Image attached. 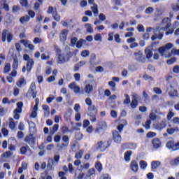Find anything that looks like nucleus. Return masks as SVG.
Listing matches in <instances>:
<instances>
[{
    "instance_id": "obj_1",
    "label": "nucleus",
    "mask_w": 179,
    "mask_h": 179,
    "mask_svg": "<svg viewBox=\"0 0 179 179\" xmlns=\"http://www.w3.org/2000/svg\"><path fill=\"white\" fill-rule=\"evenodd\" d=\"M85 103L87 106H88V112L87 115L90 117V121L91 122H96V117L97 115V108H96V106L92 105V99L90 98H87L85 99Z\"/></svg>"
},
{
    "instance_id": "obj_2",
    "label": "nucleus",
    "mask_w": 179,
    "mask_h": 179,
    "mask_svg": "<svg viewBox=\"0 0 179 179\" xmlns=\"http://www.w3.org/2000/svg\"><path fill=\"white\" fill-rule=\"evenodd\" d=\"M173 48V43H167L165 46L160 47L159 48V52L161 54L162 57H164V58H170L171 57V53L170 49Z\"/></svg>"
},
{
    "instance_id": "obj_3",
    "label": "nucleus",
    "mask_w": 179,
    "mask_h": 179,
    "mask_svg": "<svg viewBox=\"0 0 179 179\" xmlns=\"http://www.w3.org/2000/svg\"><path fill=\"white\" fill-rule=\"evenodd\" d=\"M3 43H5V41H8V43H10L12 40H13V35L8 31V30L4 29L2 33V38H1Z\"/></svg>"
},
{
    "instance_id": "obj_4",
    "label": "nucleus",
    "mask_w": 179,
    "mask_h": 179,
    "mask_svg": "<svg viewBox=\"0 0 179 179\" xmlns=\"http://www.w3.org/2000/svg\"><path fill=\"white\" fill-rule=\"evenodd\" d=\"M23 107V102L20 101L17 103V108L14 110V118L15 120H19L20 118V113H22Z\"/></svg>"
},
{
    "instance_id": "obj_5",
    "label": "nucleus",
    "mask_w": 179,
    "mask_h": 179,
    "mask_svg": "<svg viewBox=\"0 0 179 179\" xmlns=\"http://www.w3.org/2000/svg\"><path fill=\"white\" fill-rule=\"evenodd\" d=\"M134 55L137 62H141V64L146 62V59L143 57V52L142 51H137L134 53Z\"/></svg>"
},
{
    "instance_id": "obj_6",
    "label": "nucleus",
    "mask_w": 179,
    "mask_h": 179,
    "mask_svg": "<svg viewBox=\"0 0 179 179\" xmlns=\"http://www.w3.org/2000/svg\"><path fill=\"white\" fill-rule=\"evenodd\" d=\"M8 150L10 152H16V140L13 138L8 140Z\"/></svg>"
},
{
    "instance_id": "obj_7",
    "label": "nucleus",
    "mask_w": 179,
    "mask_h": 179,
    "mask_svg": "<svg viewBox=\"0 0 179 179\" xmlns=\"http://www.w3.org/2000/svg\"><path fill=\"white\" fill-rule=\"evenodd\" d=\"M24 142L26 143H28L31 148H33L34 145H36V137L33 136V134H29V136H27L24 138Z\"/></svg>"
},
{
    "instance_id": "obj_8",
    "label": "nucleus",
    "mask_w": 179,
    "mask_h": 179,
    "mask_svg": "<svg viewBox=\"0 0 179 179\" xmlns=\"http://www.w3.org/2000/svg\"><path fill=\"white\" fill-rule=\"evenodd\" d=\"M157 38H158V40L163 38V33L160 32V28L159 27L154 29V35L151 37L152 41H155Z\"/></svg>"
},
{
    "instance_id": "obj_9",
    "label": "nucleus",
    "mask_w": 179,
    "mask_h": 179,
    "mask_svg": "<svg viewBox=\"0 0 179 179\" xmlns=\"http://www.w3.org/2000/svg\"><path fill=\"white\" fill-rule=\"evenodd\" d=\"M28 94L30 97H33V99H36L37 97V92H36V83H32L30 85V87L28 90Z\"/></svg>"
},
{
    "instance_id": "obj_10",
    "label": "nucleus",
    "mask_w": 179,
    "mask_h": 179,
    "mask_svg": "<svg viewBox=\"0 0 179 179\" xmlns=\"http://www.w3.org/2000/svg\"><path fill=\"white\" fill-rule=\"evenodd\" d=\"M166 148H168V149H171L172 150H178L179 142L175 143L174 141H169L166 143Z\"/></svg>"
},
{
    "instance_id": "obj_11",
    "label": "nucleus",
    "mask_w": 179,
    "mask_h": 179,
    "mask_svg": "<svg viewBox=\"0 0 179 179\" xmlns=\"http://www.w3.org/2000/svg\"><path fill=\"white\" fill-rule=\"evenodd\" d=\"M137 94H133L131 97V108H136L138 107V99H140Z\"/></svg>"
},
{
    "instance_id": "obj_12",
    "label": "nucleus",
    "mask_w": 179,
    "mask_h": 179,
    "mask_svg": "<svg viewBox=\"0 0 179 179\" xmlns=\"http://www.w3.org/2000/svg\"><path fill=\"white\" fill-rule=\"evenodd\" d=\"M69 61V57L66 55H59L57 57V64H65Z\"/></svg>"
},
{
    "instance_id": "obj_13",
    "label": "nucleus",
    "mask_w": 179,
    "mask_h": 179,
    "mask_svg": "<svg viewBox=\"0 0 179 179\" xmlns=\"http://www.w3.org/2000/svg\"><path fill=\"white\" fill-rule=\"evenodd\" d=\"M95 148L98 149L99 150H101V152H104L106 149H107L108 145H106V141H99L96 145Z\"/></svg>"
},
{
    "instance_id": "obj_14",
    "label": "nucleus",
    "mask_w": 179,
    "mask_h": 179,
    "mask_svg": "<svg viewBox=\"0 0 179 179\" xmlns=\"http://www.w3.org/2000/svg\"><path fill=\"white\" fill-rule=\"evenodd\" d=\"M113 139L115 143H120L122 139L117 130L113 131Z\"/></svg>"
},
{
    "instance_id": "obj_15",
    "label": "nucleus",
    "mask_w": 179,
    "mask_h": 179,
    "mask_svg": "<svg viewBox=\"0 0 179 179\" xmlns=\"http://www.w3.org/2000/svg\"><path fill=\"white\" fill-rule=\"evenodd\" d=\"M69 31H68L66 29L62 30V31L59 34L60 41H62V43H65V41H66Z\"/></svg>"
},
{
    "instance_id": "obj_16",
    "label": "nucleus",
    "mask_w": 179,
    "mask_h": 179,
    "mask_svg": "<svg viewBox=\"0 0 179 179\" xmlns=\"http://www.w3.org/2000/svg\"><path fill=\"white\" fill-rule=\"evenodd\" d=\"M162 24H166L164 27L159 29L160 30H164V31H167V30H169V29H170L171 26V23H170V19L169 18H164L162 20Z\"/></svg>"
},
{
    "instance_id": "obj_17",
    "label": "nucleus",
    "mask_w": 179,
    "mask_h": 179,
    "mask_svg": "<svg viewBox=\"0 0 179 179\" xmlns=\"http://www.w3.org/2000/svg\"><path fill=\"white\" fill-rule=\"evenodd\" d=\"M130 169L134 173H138V170L139 169L138 162L135 160L131 161L130 164Z\"/></svg>"
},
{
    "instance_id": "obj_18",
    "label": "nucleus",
    "mask_w": 179,
    "mask_h": 179,
    "mask_svg": "<svg viewBox=\"0 0 179 179\" xmlns=\"http://www.w3.org/2000/svg\"><path fill=\"white\" fill-rule=\"evenodd\" d=\"M69 87V89H73L75 93H80V87L76 85V83H71Z\"/></svg>"
},
{
    "instance_id": "obj_19",
    "label": "nucleus",
    "mask_w": 179,
    "mask_h": 179,
    "mask_svg": "<svg viewBox=\"0 0 179 179\" xmlns=\"http://www.w3.org/2000/svg\"><path fill=\"white\" fill-rule=\"evenodd\" d=\"M27 82L24 78H20L19 80L17 81L16 85L17 87H24V85H27Z\"/></svg>"
},
{
    "instance_id": "obj_20",
    "label": "nucleus",
    "mask_w": 179,
    "mask_h": 179,
    "mask_svg": "<svg viewBox=\"0 0 179 179\" xmlns=\"http://www.w3.org/2000/svg\"><path fill=\"white\" fill-rule=\"evenodd\" d=\"M152 143L155 148V149H159L160 146H162V142L159 138H154L152 141Z\"/></svg>"
},
{
    "instance_id": "obj_21",
    "label": "nucleus",
    "mask_w": 179,
    "mask_h": 179,
    "mask_svg": "<svg viewBox=\"0 0 179 179\" xmlns=\"http://www.w3.org/2000/svg\"><path fill=\"white\" fill-rule=\"evenodd\" d=\"M91 10L93 12L94 16L97 17L99 16V6L97 4H94L91 6Z\"/></svg>"
},
{
    "instance_id": "obj_22",
    "label": "nucleus",
    "mask_w": 179,
    "mask_h": 179,
    "mask_svg": "<svg viewBox=\"0 0 179 179\" xmlns=\"http://www.w3.org/2000/svg\"><path fill=\"white\" fill-rule=\"evenodd\" d=\"M170 92L169 93L170 97H178V94H177V91L173 87V85L170 86Z\"/></svg>"
},
{
    "instance_id": "obj_23",
    "label": "nucleus",
    "mask_w": 179,
    "mask_h": 179,
    "mask_svg": "<svg viewBox=\"0 0 179 179\" xmlns=\"http://www.w3.org/2000/svg\"><path fill=\"white\" fill-rule=\"evenodd\" d=\"M12 68L13 69H17V68H19V59H17V56L13 57Z\"/></svg>"
},
{
    "instance_id": "obj_24",
    "label": "nucleus",
    "mask_w": 179,
    "mask_h": 179,
    "mask_svg": "<svg viewBox=\"0 0 179 179\" xmlns=\"http://www.w3.org/2000/svg\"><path fill=\"white\" fill-rule=\"evenodd\" d=\"M123 148H124V149H130L134 150L136 148H137V145L135 143H126L123 145Z\"/></svg>"
},
{
    "instance_id": "obj_25",
    "label": "nucleus",
    "mask_w": 179,
    "mask_h": 179,
    "mask_svg": "<svg viewBox=\"0 0 179 179\" xmlns=\"http://www.w3.org/2000/svg\"><path fill=\"white\" fill-rule=\"evenodd\" d=\"M34 66V61L33 59L27 62V71L28 73H30L31 71V68H33Z\"/></svg>"
},
{
    "instance_id": "obj_26",
    "label": "nucleus",
    "mask_w": 179,
    "mask_h": 179,
    "mask_svg": "<svg viewBox=\"0 0 179 179\" xmlns=\"http://www.w3.org/2000/svg\"><path fill=\"white\" fill-rule=\"evenodd\" d=\"M9 121V128L12 130L15 129V128H16V126L17 125V122H15V120L12 117H10Z\"/></svg>"
},
{
    "instance_id": "obj_27",
    "label": "nucleus",
    "mask_w": 179,
    "mask_h": 179,
    "mask_svg": "<svg viewBox=\"0 0 179 179\" xmlns=\"http://www.w3.org/2000/svg\"><path fill=\"white\" fill-rule=\"evenodd\" d=\"M84 90L87 94H90V93L93 92V86H92L90 84H88L85 87Z\"/></svg>"
},
{
    "instance_id": "obj_28",
    "label": "nucleus",
    "mask_w": 179,
    "mask_h": 179,
    "mask_svg": "<svg viewBox=\"0 0 179 179\" xmlns=\"http://www.w3.org/2000/svg\"><path fill=\"white\" fill-rule=\"evenodd\" d=\"M162 163L160 162V161H153L151 163V168L153 170H156V169H157L159 166H161Z\"/></svg>"
},
{
    "instance_id": "obj_29",
    "label": "nucleus",
    "mask_w": 179,
    "mask_h": 179,
    "mask_svg": "<svg viewBox=\"0 0 179 179\" xmlns=\"http://www.w3.org/2000/svg\"><path fill=\"white\" fill-rule=\"evenodd\" d=\"M131 156H132V151L128 150L124 153V160L129 162L131 160Z\"/></svg>"
},
{
    "instance_id": "obj_30",
    "label": "nucleus",
    "mask_w": 179,
    "mask_h": 179,
    "mask_svg": "<svg viewBox=\"0 0 179 179\" xmlns=\"http://www.w3.org/2000/svg\"><path fill=\"white\" fill-rule=\"evenodd\" d=\"M104 131H106V129H103L99 126L96 127V129H95V134H97L98 135H104Z\"/></svg>"
},
{
    "instance_id": "obj_31",
    "label": "nucleus",
    "mask_w": 179,
    "mask_h": 179,
    "mask_svg": "<svg viewBox=\"0 0 179 179\" xmlns=\"http://www.w3.org/2000/svg\"><path fill=\"white\" fill-rule=\"evenodd\" d=\"M52 15L54 20L56 22H59V20H61V16L58 14V11H55Z\"/></svg>"
},
{
    "instance_id": "obj_32",
    "label": "nucleus",
    "mask_w": 179,
    "mask_h": 179,
    "mask_svg": "<svg viewBox=\"0 0 179 179\" xmlns=\"http://www.w3.org/2000/svg\"><path fill=\"white\" fill-rule=\"evenodd\" d=\"M59 155H55L54 159L52 160V164L53 166H57L58 163H59Z\"/></svg>"
},
{
    "instance_id": "obj_33",
    "label": "nucleus",
    "mask_w": 179,
    "mask_h": 179,
    "mask_svg": "<svg viewBox=\"0 0 179 179\" xmlns=\"http://www.w3.org/2000/svg\"><path fill=\"white\" fill-rule=\"evenodd\" d=\"M29 20H30V17H29V15H25L20 18V22L22 24L29 22Z\"/></svg>"
},
{
    "instance_id": "obj_34",
    "label": "nucleus",
    "mask_w": 179,
    "mask_h": 179,
    "mask_svg": "<svg viewBox=\"0 0 179 179\" xmlns=\"http://www.w3.org/2000/svg\"><path fill=\"white\" fill-rule=\"evenodd\" d=\"M145 52L146 54V58H148V59L150 58H152V56L153 55V52H152V50L149 48H147L145 50Z\"/></svg>"
},
{
    "instance_id": "obj_35",
    "label": "nucleus",
    "mask_w": 179,
    "mask_h": 179,
    "mask_svg": "<svg viewBox=\"0 0 179 179\" xmlns=\"http://www.w3.org/2000/svg\"><path fill=\"white\" fill-rule=\"evenodd\" d=\"M85 27H86V31L87 33H90V34L93 33L94 29H93V27H92V24H86Z\"/></svg>"
},
{
    "instance_id": "obj_36",
    "label": "nucleus",
    "mask_w": 179,
    "mask_h": 179,
    "mask_svg": "<svg viewBox=\"0 0 179 179\" xmlns=\"http://www.w3.org/2000/svg\"><path fill=\"white\" fill-rule=\"evenodd\" d=\"M84 151L83 150H80L79 152H77L75 155V158L80 159H82V156H83Z\"/></svg>"
},
{
    "instance_id": "obj_37",
    "label": "nucleus",
    "mask_w": 179,
    "mask_h": 179,
    "mask_svg": "<svg viewBox=\"0 0 179 179\" xmlns=\"http://www.w3.org/2000/svg\"><path fill=\"white\" fill-rule=\"evenodd\" d=\"M89 167H90V164H89V163L83 164L80 166L79 171H82L83 170H87V169H89Z\"/></svg>"
},
{
    "instance_id": "obj_38",
    "label": "nucleus",
    "mask_w": 179,
    "mask_h": 179,
    "mask_svg": "<svg viewBox=\"0 0 179 179\" xmlns=\"http://www.w3.org/2000/svg\"><path fill=\"white\" fill-rule=\"evenodd\" d=\"M124 96H125V99L123 101V103L125 105L129 104L131 103V98L129 97V95H128V94H125Z\"/></svg>"
},
{
    "instance_id": "obj_39",
    "label": "nucleus",
    "mask_w": 179,
    "mask_h": 179,
    "mask_svg": "<svg viewBox=\"0 0 179 179\" xmlns=\"http://www.w3.org/2000/svg\"><path fill=\"white\" fill-rule=\"evenodd\" d=\"M28 150H30V148H29V146L22 147L20 148V153L21 155H26Z\"/></svg>"
},
{
    "instance_id": "obj_40",
    "label": "nucleus",
    "mask_w": 179,
    "mask_h": 179,
    "mask_svg": "<svg viewBox=\"0 0 179 179\" xmlns=\"http://www.w3.org/2000/svg\"><path fill=\"white\" fill-rule=\"evenodd\" d=\"M95 169L100 173L103 170V166L100 162H97L95 164Z\"/></svg>"
},
{
    "instance_id": "obj_41",
    "label": "nucleus",
    "mask_w": 179,
    "mask_h": 179,
    "mask_svg": "<svg viewBox=\"0 0 179 179\" xmlns=\"http://www.w3.org/2000/svg\"><path fill=\"white\" fill-rule=\"evenodd\" d=\"M179 129L178 127L173 129V128H170V129H167V132L169 134V135H173V134H174L175 132H178Z\"/></svg>"
},
{
    "instance_id": "obj_42",
    "label": "nucleus",
    "mask_w": 179,
    "mask_h": 179,
    "mask_svg": "<svg viewBox=\"0 0 179 179\" xmlns=\"http://www.w3.org/2000/svg\"><path fill=\"white\" fill-rule=\"evenodd\" d=\"M75 138L77 141H81L83 138V134L80 133V131L76 132L75 135Z\"/></svg>"
},
{
    "instance_id": "obj_43",
    "label": "nucleus",
    "mask_w": 179,
    "mask_h": 179,
    "mask_svg": "<svg viewBox=\"0 0 179 179\" xmlns=\"http://www.w3.org/2000/svg\"><path fill=\"white\" fill-rule=\"evenodd\" d=\"M166 125V121H162L160 124L157 125V129H163Z\"/></svg>"
},
{
    "instance_id": "obj_44",
    "label": "nucleus",
    "mask_w": 179,
    "mask_h": 179,
    "mask_svg": "<svg viewBox=\"0 0 179 179\" xmlns=\"http://www.w3.org/2000/svg\"><path fill=\"white\" fill-rule=\"evenodd\" d=\"M97 126L99 127V128L106 129L107 128V123H106V122H100L97 124Z\"/></svg>"
},
{
    "instance_id": "obj_45",
    "label": "nucleus",
    "mask_w": 179,
    "mask_h": 179,
    "mask_svg": "<svg viewBox=\"0 0 179 179\" xmlns=\"http://www.w3.org/2000/svg\"><path fill=\"white\" fill-rule=\"evenodd\" d=\"M89 55H90V52L87 50L81 52V57H83V58H86V57H89Z\"/></svg>"
},
{
    "instance_id": "obj_46",
    "label": "nucleus",
    "mask_w": 179,
    "mask_h": 179,
    "mask_svg": "<svg viewBox=\"0 0 179 179\" xmlns=\"http://www.w3.org/2000/svg\"><path fill=\"white\" fill-rule=\"evenodd\" d=\"M59 128V124H55L52 127V131L50 130V135H53L54 132H57V131H58V129Z\"/></svg>"
},
{
    "instance_id": "obj_47",
    "label": "nucleus",
    "mask_w": 179,
    "mask_h": 179,
    "mask_svg": "<svg viewBox=\"0 0 179 179\" xmlns=\"http://www.w3.org/2000/svg\"><path fill=\"white\" fill-rule=\"evenodd\" d=\"M83 43H85V40L83 39H80L78 41H77V43H76L77 48H82V45H83Z\"/></svg>"
},
{
    "instance_id": "obj_48",
    "label": "nucleus",
    "mask_w": 179,
    "mask_h": 179,
    "mask_svg": "<svg viewBox=\"0 0 179 179\" xmlns=\"http://www.w3.org/2000/svg\"><path fill=\"white\" fill-rule=\"evenodd\" d=\"M179 164V157L171 161V166H178Z\"/></svg>"
},
{
    "instance_id": "obj_49",
    "label": "nucleus",
    "mask_w": 179,
    "mask_h": 179,
    "mask_svg": "<svg viewBox=\"0 0 179 179\" xmlns=\"http://www.w3.org/2000/svg\"><path fill=\"white\" fill-rule=\"evenodd\" d=\"M171 8L174 12H178L179 11V3H174L171 6Z\"/></svg>"
},
{
    "instance_id": "obj_50",
    "label": "nucleus",
    "mask_w": 179,
    "mask_h": 179,
    "mask_svg": "<svg viewBox=\"0 0 179 179\" xmlns=\"http://www.w3.org/2000/svg\"><path fill=\"white\" fill-rule=\"evenodd\" d=\"M150 124H152V120H147L144 124V127L145 129H150Z\"/></svg>"
},
{
    "instance_id": "obj_51",
    "label": "nucleus",
    "mask_w": 179,
    "mask_h": 179,
    "mask_svg": "<svg viewBox=\"0 0 179 179\" xmlns=\"http://www.w3.org/2000/svg\"><path fill=\"white\" fill-rule=\"evenodd\" d=\"M57 12V8H54L52 6H49L47 13L53 15V13Z\"/></svg>"
},
{
    "instance_id": "obj_52",
    "label": "nucleus",
    "mask_w": 179,
    "mask_h": 179,
    "mask_svg": "<svg viewBox=\"0 0 179 179\" xmlns=\"http://www.w3.org/2000/svg\"><path fill=\"white\" fill-rule=\"evenodd\" d=\"M140 167L141 169H143V170H145L146 167H148V163L145 161H141L140 162Z\"/></svg>"
},
{
    "instance_id": "obj_53",
    "label": "nucleus",
    "mask_w": 179,
    "mask_h": 179,
    "mask_svg": "<svg viewBox=\"0 0 179 179\" xmlns=\"http://www.w3.org/2000/svg\"><path fill=\"white\" fill-rule=\"evenodd\" d=\"M11 156H13V152H12V151H6L3 154V157H11Z\"/></svg>"
},
{
    "instance_id": "obj_54",
    "label": "nucleus",
    "mask_w": 179,
    "mask_h": 179,
    "mask_svg": "<svg viewBox=\"0 0 179 179\" xmlns=\"http://www.w3.org/2000/svg\"><path fill=\"white\" fill-rule=\"evenodd\" d=\"M37 110H38V108L35 109L34 107L33 108L32 112L31 114V118H36V117H37Z\"/></svg>"
},
{
    "instance_id": "obj_55",
    "label": "nucleus",
    "mask_w": 179,
    "mask_h": 179,
    "mask_svg": "<svg viewBox=\"0 0 179 179\" xmlns=\"http://www.w3.org/2000/svg\"><path fill=\"white\" fill-rule=\"evenodd\" d=\"M77 43H78V38L73 37L71 38V44L73 47H75V45H76Z\"/></svg>"
},
{
    "instance_id": "obj_56",
    "label": "nucleus",
    "mask_w": 179,
    "mask_h": 179,
    "mask_svg": "<svg viewBox=\"0 0 179 179\" xmlns=\"http://www.w3.org/2000/svg\"><path fill=\"white\" fill-rule=\"evenodd\" d=\"M20 43L21 44H23V45H24V47H29V45L30 44V41H26V40H24V39L20 40Z\"/></svg>"
},
{
    "instance_id": "obj_57",
    "label": "nucleus",
    "mask_w": 179,
    "mask_h": 179,
    "mask_svg": "<svg viewBox=\"0 0 179 179\" xmlns=\"http://www.w3.org/2000/svg\"><path fill=\"white\" fill-rule=\"evenodd\" d=\"M10 71V64L7 63L4 66V73H8Z\"/></svg>"
},
{
    "instance_id": "obj_58",
    "label": "nucleus",
    "mask_w": 179,
    "mask_h": 179,
    "mask_svg": "<svg viewBox=\"0 0 179 179\" xmlns=\"http://www.w3.org/2000/svg\"><path fill=\"white\" fill-rule=\"evenodd\" d=\"M175 115L174 113H173V110H169V113L167 115V120L170 121L171 118H173V116Z\"/></svg>"
},
{
    "instance_id": "obj_59",
    "label": "nucleus",
    "mask_w": 179,
    "mask_h": 179,
    "mask_svg": "<svg viewBox=\"0 0 179 179\" xmlns=\"http://www.w3.org/2000/svg\"><path fill=\"white\" fill-rule=\"evenodd\" d=\"M143 79H144L145 80H151V81H152V80H154V79H155V78H153V77L150 76L148 75V74H145V75L143 76Z\"/></svg>"
},
{
    "instance_id": "obj_60",
    "label": "nucleus",
    "mask_w": 179,
    "mask_h": 179,
    "mask_svg": "<svg viewBox=\"0 0 179 179\" xmlns=\"http://www.w3.org/2000/svg\"><path fill=\"white\" fill-rule=\"evenodd\" d=\"M153 10H154L153 8L148 7L145 9V13H147V15H150L151 13H153Z\"/></svg>"
},
{
    "instance_id": "obj_61",
    "label": "nucleus",
    "mask_w": 179,
    "mask_h": 179,
    "mask_svg": "<svg viewBox=\"0 0 179 179\" xmlns=\"http://www.w3.org/2000/svg\"><path fill=\"white\" fill-rule=\"evenodd\" d=\"M94 40L95 41H101L102 38H101V34H97L94 36Z\"/></svg>"
},
{
    "instance_id": "obj_62",
    "label": "nucleus",
    "mask_w": 179,
    "mask_h": 179,
    "mask_svg": "<svg viewBox=\"0 0 179 179\" xmlns=\"http://www.w3.org/2000/svg\"><path fill=\"white\" fill-rule=\"evenodd\" d=\"M99 20H101V22H104L106 19V15L103 13H100L99 15Z\"/></svg>"
},
{
    "instance_id": "obj_63",
    "label": "nucleus",
    "mask_w": 179,
    "mask_h": 179,
    "mask_svg": "<svg viewBox=\"0 0 179 179\" xmlns=\"http://www.w3.org/2000/svg\"><path fill=\"white\" fill-rule=\"evenodd\" d=\"M171 54H173V55H178L179 57V49H176L173 48L171 51Z\"/></svg>"
},
{
    "instance_id": "obj_64",
    "label": "nucleus",
    "mask_w": 179,
    "mask_h": 179,
    "mask_svg": "<svg viewBox=\"0 0 179 179\" xmlns=\"http://www.w3.org/2000/svg\"><path fill=\"white\" fill-rule=\"evenodd\" d=\"M100 179H111V177L110 175H108V173H105L101 175Z\"/></svg>"
}]
</instances>
